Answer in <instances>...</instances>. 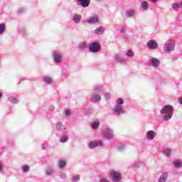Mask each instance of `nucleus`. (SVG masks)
<instances>
[{
  "label": "nucleus",
  "mask_w": 182,
  "mask_h": 182,
  "mask_svg": "<svg viewBox=\"0 0 182 182\" xmlns=\"http://www.w3.org/2000/svg\"><path fill=\"white\" fill-rule=\"evenodd\" d=\"M100 124V122H94L93 124H92V129H97Z\"/></svg>",
  "instance_id": "18"
},
{
  "label": "nucleus",
  "mask_w": 182,
  "mask_h": 182,
  "mask_svg": "<svg viewBox=\"0 0 182 182\" xmlns=\"http://www.w3.org/2000/svg\"><path fill=\"white\" fill-rule=\"evenodd\" d=\"M99 22V18L96 16L90 17L88 20L89 23H97Z\"/></svg>",
  "instance_id": "12"
},
{
  "label": "nucleus",
  "mask_w": 182,
  "mask_h": 182,
  "mask_svg": "<svg viewBox=\"0 0 182 182\" xmlns=\"http://www.w3.org/2000/svg\"><path fill=\"white\" fill-rule=\"evenodd\" d=\"M9 102H11V103H18V100L15 99L14 97L9 98Z\"/></svg>",
  "instance_id": "25"
},
{
  "label": "nucleus",
  "mask_w": 182,
  "mask_h": 182,
  "mask_svg": "<svg viewBox=\"0 0 182 182\" xmlns=\"http://www.w3.org/2000/svg\"><path fill=\"white\" fill-rule=\"evenodd\" d=\"M110 96H111V95H110V93H109V92H107V93L105 94V97H106V99H110Z\"/></svg>",
  "instance_id": "37"
},
{
  "label": "nucleus",
  "mask_w": 182,
  "mask_h": 182,
  "mask_svg": "<svg viewBox=\"0 0 182 182\" xmlns=\"http://www.w3.org/2000/svg\"><path fill=\"white\" fill-rule=\"evenodd\" d=\"M151 1V2H157V1H159V0H150Z\"/></svg>",
  "instance_id": "40"
},
{
  "label": "nucleus",
  "mask_w": 182,
  "mask_h": 182,
  "mask_svg": "<svg viewBox=\"0 0 182 182\" xmlns=\"http://www.w3.org/2000/svg\"><path fill=\"white\" fill-rule=\"evenodd\" d=\"M151 64L154 68H157L160 66V60L158 58H153L151 60Z\"/></svg>",
  "instance_id": "10"
},
{
  "label": "nucleus",
  "mask_w": 182,
  "mask_h": 182,
  "mask_svg": "<svg viewBox=\"0 0 182 182\" xmlns=\"http://www.w3.org/2000/svg\"><path fill=\"white\" fill-rule=\"evenodd\" d=\"M164 50H165V52H168V53H170V52H173V50H174V46H173V44L171 43H168L165 46Z\"/></svg>",
  "instance_id": "6"
},
{
  "label": "nucleus",
  "mask_w": 182,
  "mask_h": 182,
  "mask_svg": "<svg viewBox=\"0 0 182 182\" xmlns=\"http://www.w3.org/2000/svg\"><path fill=\"white\" fill-rule=\"evenodd\" d=\"M149 6V3L146 1H142L141 3V8L144 11H146Z\"/></svg>",
  "instance_id": "14"
},
{
  "label": "nucleus",
  "mask_w": 182,
  "mask_h": 182,
  "mask_svg": "<svg viewBox=\"0 0 182 182\" xmlns=\"http://www.w3.org/2000/svg\"><path fill=\"white\" fill-rule=\"evenodd\" d=\"M80 180V176L79 175H76L73 177V181L77 182Z\"/></svg>",
  "instance_id": "24"
},
{
  "label": "nucleus",
  "mask_w": 182,
  "mask_h": 182,
  "mask_svg": "<svg viewBox=\"0 0 182 182\" xmlns=\"http://www.w3.org/2000/svg\"><path fill=\"white\" fill-rule=\"evenodd\" d=\"M127 55L128 56H130V57H132L133 56V51L132 50H128L127 53Z\"/></svg>",
  "instance_id": "33"
},
{
  "label": "nucleus",
  "mask_w": 182,
  "mask_h": 182,
  "mask_svg": "<svg viewBox=\"0 0 182 182\" xmlns=\"http://www.w3.org/2000/svg\"><path fill=\"white\" fill-rule=\"evenodd\" d=\"M178 103H180L181 105H182V98H179V99H178Z\"/></svg>",
  "instance_id": "38"
},
{
  "label": "nucleus",
  "mask_w": 182,
  "mask_h": 182,
  "mask_svg": "<svg viewBox=\"0 0 182 182\" xmlns=\"http://www.w3.org/2000/svg\"><path fill=\"white\" fill-rule=\"evenodd\" d=\"M122 110H123L122 107H115L114 112H116V113H119V112H122Z\"/></svg>",
  "instance_id": "27"
},
{
  "label": "nucleus",
  "mask_w": 182,
  "mask_h": 182,
  "mask_svg": "<svg viewBox=\"0 0 182 182\" xmlns=\"http://www.w3.org/2000/svg\"><path fill=\"white\" fill-rule=\"evenodd\" d=\"M110 174L111 176H112L114 181L115 182L120 181V179L122 178V175L120 174V172L112 171L110 172Z\"/></svg>",
  "instance_id": "3"
},
{
  "label": "nucleus",
  "mask_w": 182,
  "mask_h": 182,
  "mask_svg": "<svg viewBox=\"0 0 182 182\" xmlns=\"http://www.w3.org/2000/svg\"><path fill=\"white\" fill-rule=\"evenodd\" d=\"M65 116H70V111L69 109H66L65 111Z\"/></svg>",
  "instance_id": "36"
},
{
  "label": "nucleus",
  "mask_w": 182,
  "mask_h": 182,
  "mask_svg": "<svg viewBox=\"0 0 182 182\" xmlns=\"http://www.w3.org/2000/svg\"><path fill=\"white\" fill-rule=\"evenodd\" d=\"M171 149H167L164 151V155L165 156H168L169 154H171Z\"/></svg>",
  "instance_id": "28"
},
{
  "label": "nucleus",
  "mask_w": 182,
  "mask_h": 182,
  "mask_svg": "<svg viewBox=\"0 0 182 182\" xmlns=\"http://www.w3.org/2000/svg\"><path fill=\"white\" fill-rule=\"evenodd\" d=\"M92 97H93L94 102H99V100H100V99H101L100 95H94Z\"/></svg>",
  "instance_id": "20"
},
{
  "label": "nucleus",
  "mask_w": 182,
  "mask_h": 182,
  "mask_svg": "<svg viewBox=\"0 0 182 182\" xmlns=\"http://www.w3.org/2000/svg\"><path fill=\"white\" fill-rule=\"evenodd\" d=\"M79 48L80 49H86V48H87V46H86V43H81L80 45H79Z\"/></svg>",
  "instance_id": "23"
},
{
  "label": "nucleus",
  "mask_w": 182,
  "mask_h": 182,
  "mask_svg": "<svg viewBox=\"0 0 182 182\" xmlns=\"http://www.w3.org/2000/svg\"><path fill=\"white\" fill-rule=\"evenodd\" d=\"M147 139H150L151 140H153L154 137H156V132L154 131H149L146 134Z\"/></svg>",
  "instance_id": "11"
},
{
  "label": "nucleus",
  "mask_w": 182,
  "mask_h": 182,
  "mask_svg": "<svg viewBox=\"0 0 182 182\" xmlns=\"http://www.w3.org/2000/svg\"><path fill=\"white\" fill-rule=\"evenodd\" d=\"M4 31H5V25L0 24V35H2Z\"/></svg>",
  "instance_id": "21"
},
{
  "label": "nucleus",
  "mask_w": 182,
  "mask_h": 182,
  "mask_svg": "<svg viewBox=\"0 0 182 182\" xmlns=\"http://www.w3.org/2000/svg\"><path fill=\"white\" fill-rule=\"evenodd\" d=\"M175 167H182V162H178V161H175L174 162Z\"/></svg>",
  "instance_id": "26"
},
{
  "label": "nucleus",
  "mask_w": 182,
  "mask_h": 182,
  "mask_svg": "<svg viewBox=\"0 0 182 182\" xmlns=\"http://www.w3.org/2000/svg\"><path fill=\"white\" fill-rule=\"evenodd\" d=\"M172 6H173V9H180V8H182L181 4L180 5L177 3H173Z\"/></svg>",
  "instance_id": "19"
},
{
  "label": "nucleus",
  "mask_w": 182,
  "mask_h": 182,
  "mask_svg": "<svg viewBox=\"0 0 182 182\" xmlns=\"http://www.w3.org/2000/svg\"><path fill=\"white\" fill-rule=\"evenodd\" d=\"M95 32H96L97 33H98L99 35H100V33H102V32H105V28H103V27H100V28H97V29L95 30Z\"/></svg>",
  "instance_id": "16"
},
{
  "label": "nucleus",
  "mask_w": 182,
  "mask_h": 182,
  "mask_svg": "<svg viewBox=\"0 0 182 182\" xmlns=\"http://www.w3.org/2000/svg\"><path fill=\"white\" fill-rule=\"evenodd\" d=\"M2 167H3V165L1 163H0V171H1V170H2Z\"/></svg>",
  "instance_id": "39"
},
{
  "label": "nucleus",
  "mask_w": 182,
  "mask_h": 182,
  "mask_svg": "<svg viewBox=\"0 0 182 182\" xmlns=\"http://www.w3.org/2000/svg\"><path fill=\"white\" fill-rule=\"evenodd\" d=\"M102 143L101 141H91L89 144V147L90 149H95V147H97V146H102Z\"/></svg>",
  "instance_id": "8"
},
{
  "label": "nucleus",
  "mask_w": 182,
  "mask_h": 182,
  "mask_svg": "<svg viewBox=\"0 0 182 182\" xmlns=\"http://www.w3.org/2000/svg\"><path fill=\"white\" fill-rule=\"evenodd\" d=\"M81 18H82V16H80V15L75 14L73 16V21L75 23L80 22Z\"/></svg>",
  "instance_id": "15"
},
{
  "label": "nucleus",
  "mask_w": 182,
  "mask_h": 182,
  "mask_svg": "<svg viewBox=\"0 0 182 182\" xmlns=\"http://www.w3.org/2000/svg\"><path fill=\"white\" fill-rule=\"evenodd\" d=\"M159 182H166V177L161 176L159 179Z\"/></svg>",
  "instance_id": "31"
},
{
  "label": "nucleus",
  "mask_w": 182,
  "mask_h": 182,
  "mask_svg": "<svg viewBox=\"0 0 182 182\" xmlns=\"http://www.w3.org/2000/svg\"><path fill=\"white\" fill-rule=\"evenodd\" d=\"M44 82H46V83H52V78H50V77H45Z\"/></svg>",
  "instance_id": "22"
},
{
  "label": "nucleus",
  "mask_w": 182,
  "mask_h": 182,
  "mask_svg": "<svg viewBox=\"0 0 182 182\" xmlns=\"http://www.w3.org/2000/svg\"><path fill=\"white\" fill-rule=\"evenodd\" d=\"M117 102L118 103V105H123V103H124L123 99H122V98H118V99L117 100Z\"/></svg>",
  "instance_id": "32"
},
{
  "label": "nucleus",
  "mask_w": 182,
  "mask_h": 182,
  "mask_svg": "<svg viewBox=\"0 0 182 182\" xmlns=\"http://www.w3.org/2000/svg\"><path fill=\"white\" fill-rule=\"evenodd\" d=\"M52 173H53L52 169H48V170L46 171V174H47V176H50V174H52Z\"/></svg>",
  "instance_id": "35"
},
{
  "label": "nucleus",
  "mask_w": 182,
  "mask_h": 182,
  "mask_svg": "<svg viewBox=\"0 0 182 182\" xmlns=\"http://www.w3.org/2000/svg\"><path fill=\"white\" fill-rule=\"evenodd\" d=\"M23 171L24 173H26L27 171H29V166H23Z\"/></svg>",
  "instance_id": "29"
},
{
  "label": "nucleus",
  "mask_w": 182,
  "mask_h": 182,
  "mask_svg": "<svg viewBox=\"0 0 182 182\" xmlns=\"http://www.w3.org/2000/svg\"><path fill=\"white\" fill-rule=\"evenodd\" d=\"M2 97V94L0 93V98Z\"/></svg>",
  "instance_id": "41"
},
{
  "label": "nucleus",
  "mask_w": 182,
  "mask_h": 182,
  "mask_svg": "<svg viewBox=\"0 0 182 182\" xmlns=\"http://www.w3.org/2000/svg\"><path fill=\"white\" fill-rule=\"evenodd\" d=\"M57 130H59V131L62 130V124L60 123L57 124Z\"/></svg>",
  "instance_id": "34"
},
{
  "label": "nucleus",
  "mask_w": 182,
  "mask_h": 182,
  "mask_svg": "<svg viewBox=\"0 0 182 182\" xmlns=\"http://www.w3.org/2000/svg\"><path fill=\"white\" fill-rule=\"evenodd\" d=\"M66 140H68V136H63L60 139L61 143H65V141H66Z\"/></svg>",
  "instance_id": "30"
},
{
  "label": "nucleus",
  "mask_w": 182,
  "mask_h": 182,
  "mask_svg": "<svg viewBox=\"0 0 182 182\" xmlns=\"http://www.w3.org/2000/svg\"><path fill=\"white\" fill-rule=\"evenodd\" d=\"M173 106L165 105L163 109L160 111L161 114H165L164 120H170L173 117Z\"/></svg>",
  "instance_id": "1"
},
{
  "label": "nucleus",
  "mask_w": 182,
  "mask_h": 182,
  "mask_svg": "<svg viewBox=\"0 0 182 182\" xmlns=\"http://www.w3.org/2000/svg\"><path fill=\"white\" fill-rule=\"evenodd\" d=\"M80 3V5L82 6L83 8H87L89 6V4H90V0H77Z\"/></svg>",
  "instance_id": "9"
},
{
  "label": "nucleus",
  "mask_w": 182,
  "mask_h": 182,
  "mask_svg": "<svg viewBox=\"0 0 182 182\" xmlns=\"http://www.w3.org/2000/svg\"><path fill=\"white\" fill-rule=\"evenodd\" d=\"M89 50L93 53H96V52H100V44H99L97 42L91 43L89 46Z\"/></svg>",
  "instance_id": "2"
},
{
  "label": "nucleus",
  "mask_w": 182,
  "mask_h": 182,
  "mask_svg": "<svg viewBox=\"0 0 182 182\" xmlns=\"http://www.w3.org/2000/svg\"><path fill=\"white\" fill-rule=\"evenodd\" d=\"M147 46L149 49H156L157 48V46H159V44L157 43V41L151 40L147 43Z\"/></svg>",
  "instance_id": "4"
},
{
  "label": "nucleus",
  "mask_w": 182,
  "mask_h": 182,
  "mask_svg": "<svg viewBox=\"0 0 182 182\" xmlns=\"http://www.w3.org/2000/svg\"><path fill=\"white\" fill-rule=\"evenodd\" d=\"M58 166L60 168H63V167H66V162L65 161H58Z\"/></svg>",
  "instance_id": "13"
},
{
  "label": "nucleus",
  "mask_w": 182,
  "mask_h": 182,
  "mask_svg": "<svg viewBox=\"0 0 182 182\" xmlns=\"http://www.w3.org/2000/svg\"><path fill=\"white\" fill-rule=\"evenodd\" d=\"M127 16L130 17V16H133V15H134V10H128L127 11Z\"/></svg>",
  "instance_id": "17"
},
{
  "label": "nucleus",
  "mask_w": 182,
  "mask_h": 182,
  "mask_svg": "<svg viewBox=\"0 0 182 182\" xmlns=\"http://www.w3.org/2000/svg\"><path fill=\"white\" fill-rule=\"evenodd\" d=\"M54 60L56 62V63H60L62 62V54L59 53H54Z\"/></svg>",
  "instance_id": "7"
},
{
  "label": "nucleus",
  "mask_w": 182,
  "mask_h": 182,
  "mask_svg": "<svg viewBox=\"0 0 182 182\" xmlns=\"http://www.w3.org/2000/svg\"><path fill=\"white\" fill-rule=\"evenodd\" d=\"M104 136L107 139H113V132L109 128H107L105 131Z\"/></svg>",
  "instance_id": "5"
}]
</instances>
